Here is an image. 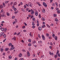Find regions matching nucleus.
Instances as JSON below:
<instances>
[{"instance_id":"obj_1","label":"nucleus","mask_w":60,"mask_h":60,"mask_svg":"<svg viewBox=\"0 0 60 60\" xmlns=\"http://www.w3.org/2000/svg\"><path fill=\"white\" fill-rule=\"evenodd\" d=\"M0 34L2 35V36H3V38H5L6 37V35L4 34V33L3 32H1L0 33Z\"/></svg>"},{"instance_id":"obj_2","label":"nucleus","mask_w":60,"mask_h":60,"mask_svg":"<svg viewBox=\"0 0 60 60\" xmlns=\"http://www.w3.org/2000/svg\"><path fill=\"white\" fill-rule=\"evenodd\" d=\"M43 6H44L45 7H47V5L45 2H43Z\"/></svg>"},{"instance_id":"obj_3","label":"nucleus","mask_w":60,"mask_h":60,"mask_svg":"<svg viewBox=\"0 0 60 60\" xmlns=\"http://www.w3.org/2000/svg\"><path fill=\"white\" fill-rule=\"evenodd\" d=\"M28 4L30 7H32V6H33V4H32V3L31 2L29 3H28Z\"/></svg>"},{"instance_id":"obj_4","label":"nucleus","mask_w":60,"mask_h":60,"mask_svg":"<svg viewBox=\"0 0 60 60\" xmlns=\"http://www.w3.org/2000/svg\"><path fill=\"white\" fill-rule=\"evenodd\" d=\"M42 37L43 40H45V37L43 35H42Z\"/></svg>"},{"instance_id":"obj_5","label":"nucleus","mask_w":60,"mask_h":60,"mask_svg":"<svg viewBox=\"0 0 60 60\" xmlns=\"http://www.w3.org/2000/svg\"><path fill=\"white\" fill-rule=\"evenodd\" d=\"M38 30H39V31H41V27H38Z\"/></svg>"},{"instance_id":"obj_6","label":"nucleus","mask_w":60,"mask_h":60,"mask_svg":"<svg viewBox=\"0 0 60 60\" xmlns=\"http://www.w3.org/2000/svg\"><path fill=\"white\" fill-rule=\"evenodd\" d=\"M38 12L37 11H36L35 12V15L36 16H38Z\"/></svg>"},{"instance_id":"obj_7","label":"nucleus","mask_w":60,"mask_h":60,"mask_svg":"<svg viewBox=\"0 0 60 60\" xmlns=\"http://www.w3.org/2000/svg\"><path fill=\"white\" fill-rule=\"evenodd\" d=\"M12 40H14V41H15L16 40V37H14L13 38H12Z\"/></svg>"},{"instance_id":"obj_8","label":"nucleus","mask_w":60,"mask_h":60,"mask_svg":"<svg viewBox=\"0 0 60 60\" xmlns=\"http://www.w3.org/2000/svg\"><path fill=\"white\" fill-rule=\"evenodd\" d=\"M2 17H6V15H4V14H3L2 15Z\"/></svg>"},{"instance_id":"obj_9","label":"nucleus","mask_w":60,"mask_h":60,"mask_svg":"<svg viewBox=\"0 0 60 60\" xmlns=\"http://www.w3.org/2000/svg\"><path fill=\"white\" fill-rule=\"evenodd\" d=\"M41 20H42L43 21L45 20V18H44L43 17H42Z\"/></svg>"},{"instance_id":"obj_10","label":"nucleus","mask_w":60,"mask_h":60,"mask_svg":"<svg viewBox=\"0 0 60 60\" xmlns=\"http://www.w3.org/2000/svg\"><path fill=\"white\" fill-rule=\"evenodd\" d=\"M42 12L43 13H45V9H43L42 10Z\"/></svg>"},{"instance_id":"obj_11","label":"nucleus","mask_w":60,"mask_h":60,"mask_svg":"<svg viewBox=\"0 0 60 60\" xmlns=\"http://www.w3.org/2000/svg\"><path fill=\"white\" fill-rule=\"evenodd\" d=\"M12 57L11 56H9L8 57V59H11Z\"/></svg>"},{"instance_id":"obj_12","label":"nucleus","mask_w":60,"mask_h":60,"mask_svg":"<svg viewBox=\"0 0 60 60\" xmlns=\"http://www.w3.org/2000/svg\"><path fill=\"white\" fill-rule=\"evenodd\" d=\"M3 8V5H0V9H2V8Z\"/></svg>"},{"instance_id":"obj_13","label":"nucleus","mask_w":60,"mask_h":60,"mask_svg":"<svg viewBox=\"0 0 60 60\" xmlns=\"http://www.w3.org/2000/svg\"><path fill=\"white\" fill-rule=\"evenodd\" d=\"M7 29L6 28H5L4 29V33H5L6 32V30H7Z\"/></svg>"},{"instance_id":"obj_14","label":"nucleus","mask_w":60,"mask_h":60,"mask_svg":"<svg viewBox=\"0 0 60 60\" xmlns=\"http://www.w3.org/2000/svg\"><path fill=\"white\" fill-rule=\"evenodd\" d=\"M38 43L41 44L42 43V41H38Z\"/></svg>"},{"instance_id":"obj_15","label":"nucleus","mask_w":60,"mask_h":60,"mask_svg":"<svg viewBox=\"0 0 60 60\" xmlns=\"http://www.w3.org/2000/svg\"><path fill=\"white\" fill-rule=\"evenodd\" d=\"M55 40H56V41H57V37L56 36L55 37Z\"/></svg>"},{"instance_id":"obj_16","label":"nucleus","mask_w":60,"mask_h":60,"mask_svg":"<svg viewBox=\"0 0 60 60\" xmlns=\"http://www.w3.org/2000/svg\"><path fill=\"white\" fill-rule=\"evenodd\" d=\"M17 2H15L13 4L14 5H17Z\"/></svg>"},{"instance_id":"obj_17","label":"nucleus","mask_w":60,"mask_h":60,"mask_svg":"<svg viewBox=\"0 0 60 60\" xmlns=\"http://www.w3.org/2000/svg\"><path fill=\"white\" fill-rule=\"evenodd\" d=\"M31 11H32V13H34V11L32 10V9H31Z\"/></svg>"},{"instance_id":"obj_18","label":"nucleus","mask_w":60,"mask_h":60,"mask_svg":"<svg viewBox=\"0 0 60 60\" xmlns=\"http://www.w3.org/2000/svg\"><path fill=\"white\" fill-rule=\"evenodd\" d=\"M22 56V54L21 53H20L19 54V57H21V56Z\"/></svg>"},{"instance_id":"obj_19","label":"nucleus","mask_w":60,"mask_h":60,"mask_svg":"<svg viewBox=\"0 0 60 60\" xmlns=\"http://www.w3.org/2000/svg\"><path fill=\"white\" fill-rule=\"evenodd\" d=\"M55 21H56V22H57V21H58V19H57V18H56L55 19Z\"/></svg>"},{"instance_id":"obj_20","label":"nucleus","mask_w":60,"mask_h":60,"mask_svg":"<svg viewBox=\"0 0 60 60\" xmlns=\"http://www.w3.org/2000/svg\"><path fill=\"white\" fill-rule=\"evenodd\" d=\"M7 15L8 16H10V14L8 12H7Z\"/></svg>"},{"instance_id":"obj_21","label":"nucleus","mask_w":60,"mask_h":60,"mask_svg":"<svg viewBox=\"0 0 60 60\" xmlns=\"http://www.w3.org/2000/svg\"><path fill=\"white\" fill-rule=\"evenodd\" d=\"M32 26H34L35 25V24L34 23V22H32Z\"/></svg>"},{"instance_id":"obj_22","label":"nucleus","mask_w":60,"mask_h":60,"mask_svg":"<svg viewBox=\"0 0 60 60\" xmlns=\"http://www.w3.org/2000/svg\"><path fill=\"white\" fill-rule=\"evenodd\" d=\"M53 16L54 17H56L57 16V15L56 14H54Z\"/></svg>"},{"instance_id":"obj_23","label":"nucleus","mask_w":60,"mask_h":60,"mask_svg":"<svg viewBox=\"0 0 60 60\" xmlns=\"http://www.w3.org/2000/svg\"><path fill=\"white\" fill-rule=\"evenodd\" d=\"M27 55L28 56H30V53H29V52H27Z\"/></svg>"},{"instance_id":"obj_24","label":"nucleus","mask_w":60,"mask_h":60,"mask_svg":"<svg viewBox=\"0 0 60 60\" xmlns=\"http://www.w3.org/2000/svg\"><path fill=\"white\" fill-rule=\"evenodd\" d=\"M12 45V44H11V43H10L9 44L8 46H9L10 47V46H11V45Z\"/></svg>"},{"instance_id":"obj_25","label":"nucleus","mask_w":60,"mask_h":60,"mask_svg":"<svg viewBox=\"0 0 60 60\" xmlns=\"http://www.w3.org/2000/svg\"><path fill=\"white\" fill-rule=\"evenodd\" d=\"M57 56L56 55H55V56H54V57L55 58H56L57 57Z\"/></svg>"},{"instance_id":"obj_26","label":"nucleus","mask_w":60,"mask_h":60,"mask_svg":"<svg viewBox=\"0 0 60 60\" xmlns=\"http://www.w3.org/2000/svg\"><path fill=\"white\" fill-rule=\"evenodd\" d=\"M11 49L12 50H13L14 49H15V47H11Z\"/></svg>"},{"instance_id":"obj_27","label":"nucleus","mask_w":60,"mask_h":60,"mask_svg":"<svg viewBox=\"0 0 60 60\" xmlns=\"http://www.w3.org/2000/svg\"><path fill=\"white\" fill-rule=\"evenodd\" d=\"M32 20L33 21H34V20H35V18L34 17H33L32 18Z\"/></svg>"},{"instance_id":"obj_28","label":"nucleus","mask_w":60,"mask_h":60,"mask_svg":"<svg viewBox=\"0 0 60 60\" xmlns=\"http://www.w3.org/2000/svg\"><path fill=\"white\" fill-rule=\"evenodd\" d=\"M52 5L53 6H55V3H53L52 4Z\"/></svg>"},{"instance_id":"obj_29","label":"nucleus","mask_w":60,"mask_h":60,"mask_svg":"<svg viewBox=\"0 0 60 60\" xmlns=\"http://www.w3.org/2000/svg\"><path fill=\"white\" fill-rule=\"evenodd\" d=\"M32 43L33 44H35V43H36V41H33Z\"/></svg>"},{"instance_id":"obj_30","label":"nucleus","mask_w":60,"mask_h":60,"mask_svg":"<svg viewBox=\"0 0 60 60\" xmlns=\"http://www.w3.org/2000/svg\"><path fill=\"white\" fill-rule=\"evenodd\" d=\"M9 2V1H6L5 2V4H7V3H8V2Z\"/></svg>"},{"instance_id":"obj_31","label":"nucleus","mask_w":60,"mask_h":60,"mask_svg":"<svg viewBox=\"0 0 60 60\" xmlns=\"http://www.w3.org/2000/svg\"><path fill=\"white\" fill-rule=\"evenodd\" d=\"M28 41L29 42H31V40L30 39H29L28 40Z\"/></svg>"},{"instance_id":"obj_32","label":"nucleus","mask_w":60,"mask_h":60,"mask_svg":"<svg viewBox=\"0 0 60 60\" xmlns=\"http://www.w3.org/2000/svg\"><path fill=\"white\" fill-rule=\"evenodd\" d=\"M59 51L58 50H57L56 54L57 55V53L58 54V53H59Z\"/></svg>"},{"instance_id":"obj_33","label":"nucleus","mask_w":60,"mask_h":60,"mask_svg":"<svg viewBox=\"0 0 60 60\" xmlns=\"http://www.w3.org/2000/svg\"><path fill=\"white\" fill-rule=\"evenodd\" d=\"M3 6L4 7H5V3H3Z\"/></svg>"},{"instance_id":"obj_34","label":"nucleus","mask_w":60,"mask_h":60,"mask_svg":"<svg viewBox=\"0 0 60 60\" xmlns=\"http://www.w3.org/2000/svg\"><path fill=\"white\" fill-rule=\"evenodd\" d=\"M52 37H53V38H54L55 37V34H53L52 35Z\"/></svg>"},{"instance_id":"obj_35","label":"nucleus","mask_w":60,"mask_h":60,"mask_svg":"<svg viewBox=\"0 0 60 60\" xmlns=\"http://www.w3.org/2000/svg\"><path fill=\"white\" fill-rule=\"evenodd\" d=\"M38 17L39 18H41V14H39V15H38Z\"/></svg>"},{"instance_id":"obj_36","label":"nucleus","mask_w":60,"mask_h":60,"mask_svg":"<svg viewBox=\"0 0 60 60\" xmlns=\"http://www.w3.org/2000/svg\"><path fill=\"white\" fill-rule=\"evenodd\" d=\"M49 54H50V55H52V54H51V52L50 51H49Z\"/></svg>"},{"instance_id":"obj_37","label":"nucleus","mask_w":60,"mask_h":60,"mask_svg":"<svg viewBox=\"0 0 60 60\" xmlns=\"http://www.w3.org/2000/svg\"><path fill=\"white\" fill-rule=\"evenodd\" d=\"M31 34V32L30 33V36H32V34Z\"/></svg>"},{"instance_id":"obj_38","label":"nucleus","mask_w":60,"mask_h":60,"mask_svg":"<svg viewBox=\"0 0 60 60\" xmlns=\"http://www.w3.org/2000/svg\"><path fill=\"white\" fill-rule=\"evenodd\" d=\"M22 11H23V12H25V10H24V9L22 8Z\"/></svg>"},{"instance_id":"obj_39","label":"nucleus","mask_w":60,"mask_h":60,"mask_svg":"<svg viewBox=\"0 0 60 60\" xmlns=\"http://www.w3.org/2000/svg\"><path fill=\"white\" fill-rule=\"evenodd\" d=\"M15 18V16H12V18L13 19H14V18Z\"/></svg>"},{"instance_id":"obj_40","label":"nucleus","mask_w":60,"mask_h":60,"mask_svg":"<svg viewBox=\"0 0 60 60\" xmlns=\"http://www.w3.org/2000/svg\"><path fill=\"white\" fill-rule=\"evenodd\" d=\"M8 50H9V48H7L5 49L6 51H8Z\"/></svg>"},{"instance_id":"obj_41","label":"nucleus","mask_w":60,"mask_h":60,"mask_svg":"<svg viewBox=\"0 0 60 60\" xmlns=\"http://www.w3.org/2000/svg\"><path fill=\"white\" fill-rule=\"evenodd\" d=\"M14 11H15L17 10V9L16 8H14Z\"/></svg>"},{"instance_id":"obj_42","label":"nucleus","mask_w":60,"mask_h":60,"mask_svg":"<svg viewBox=\"0 0 60 60\" xmlns=\"http://www.w3.org/2000/svg\"><path fill=\"white\" fill-rule=\"evenodd\" d=\"M19 60H24V59L23 58H21L19 59Z\"/></svg>"},{"instance_id":"obj_43","label":"nucleus","mask_w":60,"mask_h":60,"mask_svg":"<svg viewBox=\"0 0 60 60\" xmlns=\"http://www.w3.org/2000/svg\"><path fill=\"white\" fill-rule=\"evenodd\" d=\"M32 45L30 43H29L28 44V45L29 46H31V45Z\"/></svg>"},{"instance_id":"obj_44","label":"nucleus","mask_w":60,"mask_h":60,"mask_svg":"<svg viewBox=\"0 0 60 60\" xmlns=\"http://www.w3.org/2000/svg\"><path fill=\"white\" fill-rule=\"evenodd\" d=\"M57 12L58 13H59L60 12V10H58L57 11Z\"/></svg>"},{"instance_id":"obj_45","label":"nucleus","mask_w":60,"mask_h":60,"mask_svg":"<svg viewBox=\"0 0 60 60\" xmlns=\"http://www.w3.org/2000/svg\"><path fill=\"white\" fill-rule=\"evenodd\" d=\"M47 27H50V26H49V24H47Z\"/></svg>"},{"instance_id":"obj_46","label":"nucleus","mask_w":60,"mask_h":60,"mask_svg":"<svg viewBox=\"0 0 60 60\" xmlns=\"http://www.w3.org/2000/svg\"><path fill=\"white\" fill-rule=\"evenodd\" d=\"M6 40V38H5L4 39L3 41V42H5V41Z\"/></svg>"},{"instance_id":"obj_47","label":"nucleus","mask_w":60,"mask_h":60,"mask_svg":"<svg viewBox=\"0 0 60 60\" xmlns=\"http://www.w3.org/2000/svg\"><path fill=\"white\" fill-rule=\"evenodd\" d=\"M20 34V32H19L18 34H17V35H19V34Z\"/></svg>"},{"instance_id":"obj_48","label":"nucleus","mask_w":60,"mask_h":60,"mask_svg":"<svg viewBox=\"0 0 60 60\" xmlns=\"http://www.w3.org/2000/svg\"><path fill=\"white\" fill-rule=\"evenodd\" d=\"M46 35H47V36L48 37L49 36V34L48 33H47L46 34Z\"/></svg>"},{"instance_id":"obj_49","label":"nucleus","mask_w":60,"mask_h":60,"mask_svg":"<svg viewBox=\"0 0 60 60\" xmlns=\"http://www.w3.org/2000/svg\"><path fill=\"white\" fill-rule=\"evenodd\" d=\"M55 4L57 6V2H56L55 3Z\"/></svg>"},{"instance_id":"obj_50","label":"nucleus","mask_w":60,"mask_h":60,"mask_svg":"<svg viewBox=\"0 0 60 60\" xmlns=\"http://www.w3.org/2000/svg\"><path fill=\"white\" fill-rule=\"evenodd\" d=\"M59 9V8H56V11H58V9Z\"/></svg>"},{"instance_id":"obj_51","label":"nucleus","mask_w":60,"mask_h":60,"mask_svg":"<svg viewBox=\"0 0 60 60\" xmlns=\"http://www.w3.org/2000/svg\"><path fill=\"white\" fill-rule=\"evenodd\" d=\"M25 27H26V26H22V28L23 29L25 28Z\"/></svg>"},{"instance_id":"obj_52","label":"nucleus","mask_w":60,"mask_h":60,"mask_svg":"<svg viewBox=\"0 0 60 60\" xmlns=\"http://www.w3.org/2000/svg\"><path fill=\"white\" fill-rule=\"evenodd\" d=\"M29 8H27L26 9V11H29Z\"/></svg>"},{"instance_id":"obj_53","label":"nucleus","mask_w":60,"mask_h":60,"mask_svg":"<svg viewBox=\"0 0 60 60\" xmlns=\"http://www.w3.org/2000/svg\"><path fill=\"white\" fill-rule=\"evenodd\" d=\"M24 24L25 25V26H27V24H26V23H25V22H24Z\"/></svg>"},{"instance_id":"obj_54","label":"nucleus","mask_w":60,"mask_h":60,"mask_svg":"<svg viewBox=\"0 0 60 60\" xmlns=\"http://www.w3.org/2000/svg\"><path fill=\"white\" fill-rule=\"evenodd\" d=\"M50 44L51 46L53 45V44H52V42H50Z\"/></svg>"},{"instance_id":"obj_55","label":"nucleus","mask_w":60,"mask_h":60,"mask_svg":"<svg viewBox=\"0 0 60 60\" xmlns=\"http://www.w3.org/2000/svg\"><path fill=\"white\" fill-rule=\"evenodd\" d=\"M13 4V2H11L10 5H12Z\"/></svg>"},{"instance_id":"obj_56","label":"nucleus","mask_w":60,"mask_h":60,"mask_svg":"<svg viewBox=\"0 0 60 60\" xmlns=\"http://www.w3.org/2000/svg\"><path fill=\"white\" fill-rule=\"evenodd\" d=\"M26 6L24 5V9H26Z\"/></svg>"},{"instance_id":"obj_57","label":"nucleus","mask_w":60,"mask_h":60,"mask_svg":"<svg viewBox=\"0 0 60 60\" xmlns=\"http://www.w3.org/2000/svg\"><path fill=\"white\" fill-rule=\"evenodd\" d=\"M16 23H17V22H13V23L14 24Z\"/></svg>"},{"instance_id":"obj_58","label":"nucleus","mask_w":60,"mask_h":60,"mask_svg":"<svg viewBox=\"0 0 60 60\" xmlns=\"http://www.w3.org/2000/svg\"><path fill=\"white\" fill-rule=\"evenodd\" d=\"M21 42H22V43H24V40H22L21 41Z\"/></svg>"},{"instance_id":"obj_59","label":"nucleus","mask_w":60,"mask_h":60,"mask_svg":"<svg viewBox=\"0 0 60 60\" xmlns=\"http://www.w3.org/2000/svg\"><path fill=\"white\" fill-rule=\"evenodd\" d=\"M1 51H4V49H1Z\"/></svg>"},{"instance_id":"obj_60","label":"nucleus","mask_w":60,"mask_h":60,"mask_svg":"<svg viewBox=\"0 0 60 60\" xmlns=\"http://www.w3.org/2000/svg\"><path fill=\"white\" fill-rule=\"evenodd\" d=\"M1 31H4V28L1 29Z\"/></svg>"},{"instance_id":"obj_61","label":"nucleus","mask_w":60,"mask_h":60,"mask_svg":"<svg viewBox=\"0 0 60 60\" xmlns=\"http://www.w3.org/2000/svg\"><path fill=\"white\" fill-rule=\"evenodd\" d=\"M44 55H42L41 56V58H42V57H44Z\"/></svg>"},{"instance_id":"obj_62","label":"nucleus","mask_w":60,"mask_h":60,"mask_svg":"<svg viewBox=\"0 0 60 60\" xmlns=\"http://www.w3.org/2000/svg\"><path fill=\"white\" fill-rule=\"evenodd\" d=\"M34 47H37V45H34Z\"/></svg>"},{"instance_id":"obj_63","label":"nucleus","mask_w":60,"mask_h":60,"mask_svg":"<svg viewBox=\"0 0 60 60\" xmlns=\"http://www.w3.org/2000/svg\"><path fill=\"white\" fill-rule=\"evenodd\" d=\"M14 35H16V34H17V33L15 32V33H14Z\"/></svg>"},{"instance_id":"obj_64","label":"nucleus","mask_w":60,"mask_h":60,"mask_svg":"<svg viewBox=\"0 0 60 60\" xmlns=\"http://www.w3.org/2000/svg\"><path fill=\"white\" fill-rule=\"evenodd\" d=\"M31 10H29L28 11V12H31Z\"/></svg>"}]
</instances>
